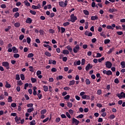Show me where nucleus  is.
<instances>
[{"label": "nucleus", "instance_id": "nucleus-1", "mask_svg": "<svg viewBox=\"0 0 125 125\" xmlns=\"http://www.w3.org/2000/svg\"><path fill=\"white\" fill-rule=\"evenodd\" d=\"M2 66L3 67H5L6 68V70H9L10 67H9V62H2Z\"/></svg>", "mask_w": 125, "mask_h": 125}, {"label": "nucleus", "instance_id": "nucleus-2", "mask_svg": "<svg viewBox=\"0 0 125 125\" xmlns=\"http://www.w3.org/2000/svg\"><path fill=\"white\" fill-rule=\"evenodd\" d=\"M103 73L104 75H107V76H111V75H113V73H112L111 70H103Z\"/></svg>", "mask_w": 125, "mask_h": 125}, {"label": "nucleus", "instance_id": "nucleus-3", "mask_svg": "<svg viewBox=\"0 0 125 125\" xmlns=\"http://www.w3.org/2000/svg\"><path fill=\"white\" fill-rule=\"evenodd\" d=\"M78 51H80V45L77 44L73 48V52L74 53H78Z\"/></svg>", "mask_w": 125, "mask_h": 125}, {"label": "nucleus", "instance_id": "nucleus-4", "mask_svg": "<svg viewBox=\"0 0 125 125\" xmlns=\"http://www.w3.org/2000/svg\"><path fill=\"white\" fill-rule=\"evenodd\" d=\"M105 65L106 68H108V69L112 68V62H111L109 61H107L105 62Z\"/></svg>", "mask_w": 125, "mask_h": 125}, {"label": "nucleus", "instance_id": "nucleus-5", "mask_svg": "<svg viewBox=\"0 0 125 125\" xmlns=\"http://www.w3.org/2000/svg\"><path fill=\"white\" fill-rule=\"evenodd\" d=\"M71 21L72 23L76 22V20H77V17L75 16L74 14H72L70 16Z\"/></svg>", "mask_w": 125, "mask_h": 125}, {"label": "nucleus", "instance_id": "nucleus-6", "mask_svg": "<svg viewBox=\"0 0 125 125\" xmlns=\"http://www.w3.org/2000/svg\"><path fill=\"white\" fill-rule=\"evenodd\" d=\"M117 96L119 97V99L125 98V93L124 92H122L121 93L117 94Z\"/></svg>", "mask_w": 125, "mask_h": 125}, {"label": "nucleus", "instance_id": "nucleus-7", "mask_svg": "<svg viewBox=\"0 0 125 125\" xmlns=\"http://www.w3.org/2000/svg\"><path fill=\"white\" fill-rule=\"evenodd\" d=\"M108 12L110 13H115V12H118V9H117L114 7L112 8H109Z\"/></svg>", "mask_w": 125, "mask_h": 125}, {"label": "nucleus", "instance_id": "nucleus-8", "mask_svg": "<svg viewBox=\"0 0 125 125\" xmlns=\"http://www.w3.org/2000/svg\"><path fill=\"white\" fill-rule=\"evenodd\" d=\"M41 7L42 6L40 4H38L37 6L35 5L32 6V8H33V9H40Z\"/></svg>", "mask_w": 125, "mask_h": 125}, {"label": "nucleus", "instance_id": "nucleus-9", "mask_svg": "<svg viewBox=\"0 0 125 125\" xmlns=\"http://www.w3.org/2000/svg\"><path fill=\"white\" fill-rule=\"evenodd\" d=\"M80 121L79 120L76 119L75 118L72 119V124H75L76 125H78Z\"/></svg>", "mask_w": 125, "mask_h": 125}, {"label": "nucleus", "instance_id": "nucleus-10", "mask_svg": "<svg viewBox=\"0 0 125 125\" xmlns=\"http://www.w3.org/2000/svg\"><path fill=\"white\" fill-rule=\"evenodd\" d=\"M59 4L61 7H66L67 6L63 1L59 2Z\"/></svg>", "mask_w": 125, "mask_h": 125}, {"label": "nucleus", "instance_id": "nucleus-11", "mask_svg": "<svg viewBox=\"0 0 125 125\" xmlns=\"http://www.w3.org/2000/svg\"><path fill=\"white\" fill-rule=\"evenodd\" d=\"M33 20L30 18H27L25 21L26 23L27 24H31Z\"/></svg>", "mask_w": 125, "mask_h": 125}, {"label": "nucleus", "instance_id": "nucleus-12", "mask_svg": "<svg viewBox=\"0 0 125 125\" xmlns=\"http://www.w3.org/2000/svg\"><path fill=\"white\" fill-rule=\"evenodd\" d=\"M91 68H92V65L88 63L85 67V70L86 71H89V69H91Z\"/></svg>", "mask_w": 125, "mask_h": 125}, {"label": "nucleus", "instance_id": "nucleus-13", "mask_svg": "<svg viewBox=\"0 0 125 125\" xmlns=\"http://www.w3.org/2000/svg\"><path fill=\"white\" fill-rule=\"evenodd\" d=\"M84 35L85 36H87L88 37H92V32H89L88 31H86L84 32Z\"/></svg>", "mask_w": 125, "mask_h": 125}, {"label": "nucleus", "instance_id": "nucleus-14", "mask_svg": "<svg viewBox=\"0 0 125 125\" xmlns=\"http://www.w3.org/2000/svg\"><path fill=\"white\" fill-rule=\"evenodd\" d=\"M20 120H21V118H18V117H17V116H16L15 118V121L17 123V124H20Z\"/></svg>", "mask_w": 125, "mask_h": 125}, {"label": "nucleus", "instance_id": "nucleus-15", "mask_svg": "<svg viewBox=\"0 0 125 125\" xmlns=\"http://www.w3.org/2000/svg\"><path fill=\"white\" fill-rule=\"evenodd\" d=\"M13 52L14 53H18V49L16 48V47L13 46L12 47Z\"/></svg>", "mask_w": 125, "mask_h": 125}, {"label": "nucleus", "instance_id": "nucleus-16", "mask_svg": "<svg viewBox=\"0 0 125 125\" xmlns=\"http://www.w3.org/2000/svg\"><path fill=\"white\" fill-rule=\"evenodd\" d=\"M114 50H115V47H112L107 52V54H111V53H112V52H113V51H114Z\"/></svg>", "mask_w": 125, "mask_h": 125}, {"label": "nucleus", "instance_id": "nucleus-17", "mask_svg": "<svg viewBox=\"0 0 125 125\" xmlns=\"http://www.w3.org/2000/svg\"><path fill=\"white\" fill-rule=\"evenodd\" d=\"M83 99H87V100H89L90 99V96L88 95H85L82 97Z\"/></svg>", "mask_w": 125, "mask_h": 125}, {"label": "nucleus", "instance_id": "nucleus-18", "mask_svg": "<svg viewBox=\"0 0 125 125\" xmlns=\"http://www.w3.org/2000/svg\"><path fill=\"white\" fill-rule=\"evenodd\" d=\"M91 20L95 21V20H98V17L97 16L91 17Z\"/></svg>", "mask_w": 125, "mask_h": 125}, {"label": "nucleus", "instance_id": "nucleus-19", "mask_svg": "<svg viewBox=\"0 0 125 125\" xmlns=\"http://www.w3.org/2000/svg\"><path fill=\"white\" fill-rule=\"evenodd\" d=\"M33 95H34V96L37 95V91H36V90H37V87L34 86L33 88Z\"/></svg>", "mask_w": 125, "mask_h": 125}, {"label": "nucleus", "instance_id": "nucleus-20", "mask_svg": "<svg viewBox=\"0 0 125 125\" xmlns=\"http://www.w3.org/2000/svg\"><path fill=\"white\" fill-rule=\"evenodd\" d=\"M73 64H74V66L81 65V61H78L77 62H74Z\"/></svg>", "mask_w": 125, "mask_h": 125}, {"label": "nucleus", "instance_id": "nucleus-21", "mask_svg": "<svg viewBox=\"0 0 125 125\" xmlns=\"http://www.w3.org/2000/svg\"><path fill=\"white\" fill-rule=\"evenodd\" d=\"M5 86L6 87V88H10L11 87V85L8 83V82H6Z\"/></svg>", "mask_w": 125, "mask_h": 125}, {"label": "nucleus", "instance_id": "nucleus-22", "mask_svg": "<svg viewBox=\"0 0 125 125\" xmlns=\"http://www.w3.org/2000/svg\"><path fill=\"white\" fill-rule=\"evenodd\" d=\"M23 3L26 6H31V4L28 1H24Z\"/></svg>", "mask_w": 125, "mask_h": 125}, {"label": "nucleus", "instance_id": "nucleus-23", "mask_svg": "<svg viewBox=\"0 0 125 125\" xmlns=\"http://www.w3.org/2000/svg\"><path fill=\"white\" fill-rule=\"evenodd\" d=\"M75 83H76L75 80L70 81L69 82V85H74V84H75Z\"/></svg>", "mask_w": 125, "mask_h": 125}, {"label": "nucleus", "instance_id": "nucleus-24", "mask_svg": "<svg viewBox=\"0 0 125 125\" xmlns=\"http://www.w3.org/2000/svg\"><path fill=\"white\" fill-rule=\"evenodd\" d=\"M21 24L19 22H16L15 24H14V26L15 27H16V28H19V27L21 26Z\"/></svg>", "mask_w": 125, "mask_h": 125}, {"label": "nucleus", "instance_id": "nucleus-25", "mask_svg": "<svg viewBox=\"0 0 125 125\" xmlns=\"http://www.w3.org/2000/svg\"><path fill=\"white\" fill-rule=\"evenodd\" d=\"M33 111H34V108L33 107H31V108H28L27 109V112L28 113H32V112H33Z\"/></svg>", "mask_w": 125, "mask_h": 125}, {"label": "nucleus", "instance_id": "nucleus-26", "mask_svg": "<svg viewBox=\"0 0 125 125\" xmlns=\"http://www.w3.org/2000/svg\"><path fill=\"white\" fill-rule=\"evenodd\" d=\"M83 12L85 15H89V12L87 10H83Z\"/></svg>", "mask_w": 125, "mask_h": 125}, {"label": "nucleus", "instance_id": "nucleus-27", "mask_svg": "<svg viewBox=\"0 0 125 125\" xmlns=\"http://www.w3.org/2000/svg\"><path fill=\"white\" fill-rule=\"evenodd\" d=\"M121 65L122 68H125V61L122 62H121Z\"/></svg>", "mask_w": 125, "mask_h": 125}, {"label": "nucleus", "instance_id": "nucleus-28", "mask_svg": "<svg viewBox=\"0 0 125 125\" xmlns=\"http://www.w3.org/2000/svg\"><path fill=\"white\" fill-rule=\"evenodd\" d=\"M62 79H63V76H62V75L59 76L56 78L57 81L62 80Z\"/></svg>", "mask_w": 125, "mask_h": 125}, {"label": "nucleus", "instance_id": "nucleus-29", "mask_svg": "<svg viewBox=\"0 0 125 125\" xmlns=\"http://www.w3.org/2000/svg\"><path fill=\"white\" fill-rule=\"evenodd\" d=\"M110 42H111V41L109 39H105L104 41V44H107L108 43H109Z\"/></svg>", "mask_w": 125, "mask_h": 125}, {"label": "nucleus", "instance_id": "nucleus-30", "mask_svg": "<svg viewBox=\"0 0 125 125\" xmlns=\"http://www.w3.org/2000/svg\"><path fill=\"white\" fill-rule=\"evenodd\" d=\"M62 53L63 54H69V51H68V50H63L62 51Z\"/></svg>", "mask_w": 125, "mask_h": 125}, {"label": "nucleus", "instance_id": "nucleus-31", "mask_svg": "<svg viewBox=\"0 0 125 125\" xmlns=\"http://www.w3.org/2000/svg\"><path fill=\"white\" fill-rule=\"evenodd\" d=\"M17 85H22L23 84V83L21 81H19L17 82Z\"/></svg>", "mask_w": 125, "mask_h": 125}, {"label": "nucleus", "instance_id": "nucleus-32", "mask_svg": "<svg viewBox=\"0 0 125 125\" xmlns=\"http://www.w3.org/2000/svg\"><path fill=\"white\" fill-rule=\"evenodd\" d=\"M67 106L69 108H72V107H73V104H72V103L68 102L67 103Z\"/></svg>", "mask_w": 125, "mask_h": 125}, {"label": "nucleus", "instance_id": "nucleus-33", "mask_svg": "<svg viewBox=\"0 0 125 125\" xmlns=\"http://www.w3.org/2000/svg\"><path fill=\"white\" fill-rule=\"evenodd\" d=\"M31 81L32 83H36V82H37V79L34 78H31Z\"/></svg>", "mask_w": 125, "mask_h": 125}, {"label": "nucleus", "instance_id": "nucleus-34", "mask_svg": "<svg viewBox=\"0 0 125 125\" xmlns=\"http://www.w3.org/2000/svg\"><path fill=\"white\" fill-rule=\"evenodd\" d=\"M66 48L68 50H69V51H72V50H73V49H72V47H71L70 45H68L67 47H66Z\"/></svg>", "mask_w": 125, "mask_h": 125}, {"label": "nucleus", "instance_id": "nucleus-35", "mask_svg": "<svg viewBox=\"0 0 125 125\" xmlns=\"http://www.w3.org/2000/svg\"><path fill=\"white\" fill-rule=\"evenodd\" d=\"M43 90L46 92L48 91V87L47 86H43Z\"/></svg>", "mask_w": 125, "mask_h": 125}, {"label": "nucleus", "instance_id": "nucleus-36", "mask_svg": "<svg viewBox=\"0 0 125 125\" xmlns=\"http://www.w3.org/2000/svg\"><path fill=\"white\" fill-rule=\"evenodd\" d=\"M64 99H65V100H69V99H70V95H67L64 97Z\"/></svg>", "mask_w": 125, "mask_h": 125}, {"label": "nucleus", "instance_id": "nucleus-37", "mask_svg": "<svg viewBox=\"0 0 125 125\" xmlns=\"http://www.w3.org/2000/svg\"><path fill=\"white\" fill-rule=\"evenodd\" d=\"M26 41L27 43L30 44L31 43V38H30V37H27L26 38Z\"/></svg>", "mask_w": 125, "mask_h": 125}, {"label": "nucleus", "instance_id": "nucleus-38", "mask_svg": "<svg viewBox=\"0 0 125 125\" xmlns=\"http://www.w3.org/2000/svg\"><path fill=\"white\" fill-rule=\"evenodd\" d=\"M11 29V26H7L5 29V31L6 32H8V31L9 30H10Z\"/></svg>", "mask_w": 125, "mask_h": 125}, {"label": "nucleus", "instance_id": "nucleus-39", "mask_svg": "<svg viewBox=\"0 0 125 125\" xmlns=\"http://www.w3.org/2000/svg\"><path fill=\"white\" fill-rule=\"evenodd\" d=\"M34 104H33L30 103V104H27V106L28 107V108H33V106Z\"/></svg>", "mask_w": 125, "mask_h": 125}, {"label": "nucleus", "instance_id": "nucleus-40", "mask_svg": "<svg viewBox=\"0 0 125 125\" xmlns=\"http://www.w3.org/2000/svg\"><path fill=\"white\" fill-rule=\"evenodd\" d=\"M21 81H24L25 80V76L23 74H21Z\"/></svg>", "mask_w": 125, "mask_h": 125}, {"label": "nucleus", "instance_id": "nucleus-41", "mask_svg": "<svg viewBox=\"0 0 125 125\" xmlns=\"http://www.w3.org/2000/svg\"><path fill=\"white\" fill-rule=\"evenodd\" d=\"M13 101L12 97L11 96H9L8 98V102L11 103Z\"/></svg>", "mask_w": 125, "mask_h": 125}, {"label": "nucleus", "instance_id": "nucleus-42", "mask_svg": "<svg viewBox=\"0 0 125 125\" xmlns=\"http://www.w3.org/2000/svg\"><path fill=\"white\" fill-rule=\"evenodd\" d=\"M19 10L18 8H13L12 11L13 12H17Z\"/></svg>", "mask_w": 125, "mask_h": 125}, {"label": "nucleus", "instance_id": "nucleus-43", "mask_svg": "<svg viewBox=\"0 0 125 125\" xmlns=\"http://www.w3.org/2000/svg\"><path fill=\"white\" fill-rule=\"evenodd\" d=\"M14 58H19V57H20V55L19 54H14Z\"/></svg>", "mask_w": 125, "mask_h": 125}, {"label": "nucleus", "instance_id": "nucleus-44", "mask_svg": "<svg viewBox=\"0 0 125 125\" xmlns=\"http://www.w3.org/2000/svg\"><path fill=\"white\" fill-rule=\"evenodd\" d=\"M33 56H34V54L33 53H29L27 55V57H28V58H32V57H33Z\"/></svg>", "mask_w": 125, "mask_h": 125}, {"label": "nucleus", "instance_id": "nucleus-45", "mask_svg": "<svg viewBox=\"0 0 125 125\" xmlns=\"http://www.w3.org/2000/svg\"><path fill=\"white\" fill-rule=\"evenodd\" d=\"M45 55L48 57H50V56H51V54L48 52H45Z\"/></svg>", "mask_w": 125, "mask_h": 125}, {"label": "nucleus", "instance_id": "nucleus-46", "mask_svg": "<svg viewBox=\"0 0 125 125\" xmlns=\"http://www.w3.org/2000/svg\"><path fill=\"white\" fill-rule=\"evenodd\" d=\"M86 84H90V81L88 79H86L85 80Z\"/></svg>", "mask_w": 125, "mask_h": 125}, {"label": "nucleus", "instance_id": "nucleus-47", "mask_svg": "<svg viewBox=\"0 0 125 125\" xmlns=\"http://www.w3.org/2000/svg\"><path fill=\"white\" fill-rule=\"evenodd\" d=\"M16 80L17 81H19L20 80V76L19 74L16 75Z\"/></svg>", "mask_w": 125, "mask_h": 125}, {"label": "nucleus", "instance_id": "nucleus-48", "mask_svg": "<svg viewBox=\"0 0 125 125\" xmlns=\"http://www.w3.org/2000/svg\"><path fill=\"white\" fill-rule=\"evenodd\" d=\"M65 115L66 117H67V118H68L69 119H71V115H70V113H69V112H65Z\"/></svg>", "mask_w": 125, "mask_h": 125}, {"label": "nucleus", "instance_id": "nucleus-49", "mask_svg": "<svg viewBox=\"0 0 125 125\" xmlns=\"http://www.w3.org/2000/svg\"><path fill=\"white\" fill-rule=\"evenodd\" d=\"M83 114H80L77 116V119H83Z\"/></svg>", "mask_w": 125, "mask_h": 125}, {"label": "nucleus", "instance_id": "nucleus-50", "mask_svg": "<svg viewBox=\"0 0 125 125\" xmlns=\"http://www.w3.org/2000/svg\"><path fill=\"white\" fill-rule=\"evenodd\" d=\"M104 59H105V58H104V57H102L101 59H99L98 61L99 63H101L103 61V60H104Z\"/></svg>", "mask_w": 125, "mask_h": 125}, {"label": "nucleus", "instance_id": "nucleus-51", "mask_svg": "<svg viewBox=\"0 0 125 125\" xmlns=\"http://www.w3.org/2000/svg\"><path fill=\"white\" fill-rule=\"evenodd\" d=\"M19 13L16 12L14 15L15 18H18V17H19Z\"/></svg>", "mask_w": 125, "mask_h": 125}, {"label": "nucleus", "instance_id": "nucleus-52", "mask_svg": "<svg viewBox=\"0 0 125 125\" xmlns=\"http://www.w3.org/2000/svg\"><path fill=\"white\" fill-rule=\"evenodd\" d=\"M61 30L62 34H63V33H64L65 31H66V29H65V28L62 27L61 28Z\"/></svg>", "mask_w": 125, "mask_h": 125}, {"label": "nucleus", "instance_id": "nucleus-53", "mask_svg": "<svg viewBox=\"0 0 125 125\" xmlns=\"http://www.w3.org/2000/svg\"><path fill=\"white\" fill-rule=\"evenodd\" d=\"M68 113L70 114V115H74V110L73 109L68 110Z\"/></svg>", "mask_w": 125, "mask_h": 125}, {"label": "nucleus", "instance_id": "nucleus-54", "mask_svg": "<svg viewBox=\"0 0 125 125\" xmlns=\"http://www.w3.org/2000/svg\"><path fill=\"white\" fill-rule=\"evenodd\" d=\"M30 125H36V121L33 120L31 121Z\"/></svg>", "mask_w": 125, "mask_h": 125}, {"label": "nucleus", "instance_id": "nucleus-55", "mask_svg": "<svg viewBox=\"0 0 125 125\" xmlns=\"http://www.w3.org/2000/svg\"><path fill=\"white\" fill-rule=\"evenodd\" d=\"M45 113H46V109H42L41 111L42 115H44V114H45Z\"/></svg>", "mask_w": 125, "mask_h": 125}, {"label": "nucleus", "instance_id": "nucleus-56", "mask_svg": "<svg viewBox=\"0 0 125 125\" xmlns=\"http://www.w3.org/2000/svg\"><path fill=\"white\" fill-rule=\"evenodd\" d=\"M97 93L98 95H100L102 93V91L101 89H99L97 90Z\"/></svg>", "mask_w": 125, "mask_h": 125}, {"label": "nucleus", "instance_id": "nucleus-57", "mask_svg": "<svg viewBox=\"0 0 125 125\" xmlns=\"http://www.w3.org/2000/svg\"><path fill=\"white\" fill-rule=\"evenodd\" d=\"M30 13L31 14H32L33 15H36V11H33V10H31L30 11Z\"/></svg>", "mask_w": 125, "mask_h": 125}, {"label": "nucleus", "instance_id": "nucleus-58", "mask_svg": "<svg viewBox=\"0 0 125 125\" xmlns=\"http://www.w3.org/2000/svg\"><path fill=\"white\" fill-rule=\"evenodd\" d=\"M29 71H30V72H34V67H33V66H29Z\"/></svg>", "mask_w": 125, "mask_h": 125}, {"label": "nucleus", "instance_id": "nucleus-59", "mask_svg": "<svg viewBox=\"0 0 125 125\" xmlns=\"http://www.w3.org/2000/svg\"><path fill=\"white\" fill-rule=\"evenodd\" d=\"M63 25L64 27H66V26H68V25H70V22H65L63 23Z\"/></svg>", "mask_w": 125, "mask_h": 125}, {"label": "nucleus", "instance_id": "nucleus-60", "mask_svg": "<svg viewBox=\"0 0 125 125\" xmlns=\"http://www.w3.org/2000/svg\"><path fill=\"white\" fill-rule=\"evenodd\" d=\"M100 35L102 37H103V38H104V39H106V35H105V34H104V32L101 33Z\"/></svg>", "mask_w": 125, "mask_h": 125}, {"label": "nucleus", "instance_id": "nucleus-61", "mask_svg": "<svg viewBox=\"0 0 125 125\" xmlns=\"http://www.w3.org/2000/svg\"><path fill=\"white\" fill-rule=\"evenodd\" d=\"M49 33H50L51 34H54V33H55V31H54V30L52 29H50L49 30Z\"/></svg>", "mask_w": 125, "mask_h": 125}, {"label": "nucleus", "instance_id": "nucleus-62", "mask_svg": "<svg viewBox=\"0 0 125 125\" xmlns=\"http://www.w3.org/2000/svg\"><path fill=\"white\" fill-rule=\"evenodd\" d=\"M37 96H38V98L39 99H42V95L41 94H37Z\"/></svg>", "mask_w": 125, "mask_h": 125}, {"label": "nucleus", "instance_id": "nucleus-63", "mask_svg": "<svg viewBox=\"0 0 125 125\" xmlns=\"http://www.w3.org/2000/svg\"><path fill=\"white\" fill-rule=\"evenodd\" d=\"M115 118V115L112 114L110 116L109 119L110 120H113Z\"/></svg>", "mask_w": 125, "mask_h": 125}, {"label": "nucleus", "instance_id": "nucleus-64", "mask_svg": "<svg viewBox=\"0 0 125 125\" xmlns=\"http://www.w3.org/2000/svg\"><path fill=\"white\" fill-rule=\"evenodd\" d=\"M80 94V96H82V98H83V96L85 95L84 94H85V92L83 91V92H81Z\"/></svg>", "mask_w": 125, "mask_h": 125}]
</instances>
